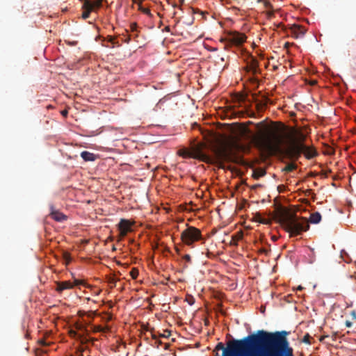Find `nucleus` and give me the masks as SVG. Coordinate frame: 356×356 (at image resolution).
Returning <instances> with one entry per match:
<instances>
[{
    "label": "nucleus",
    "mask_w": 356,
    "mask_h": 356,
    "mask_svg": "<svg viewBox=\"0 0 356 356\" xmlns=\"http://www.w3.org/2000/svg\"><path fill=\"white\" fill-rule=\"evenodd\" d=\"M61 114H62V115L66 117L67 115V114H68V112H67V110H63V111H61Z\"/></svg>",
    "instance_id": "obj_39"
},
{
    "label": "nucleus",
    "mask_w": 356,
    "mask_h": 356,
    "mask_svg": "<svg viewBox=\"0 0 356 356\" xmlns=\"http://www.w3.org/2000/svg\"><path fill=\"white\" fill-rule=\"evenodd\" d=\"M143 336H144V339L147 341L149 339V337L147 336H146V332H144L143 333Z\"/></svg>",
    "instance_id": "obj_41"
},
{
    "label": "nucleus",
    "mask_w": 356,
    "mask_h": 356,
    "mask_svg": "<svg viewBox=\"0 0 356 356\" xmlns=\"http://www.w3.org/2000/svg\"><path fill=\"white\" fill-rule=\"evenodd\" d=\"M134 2H136V0H133Z\"/></svg>",
    "instance_id": "obj_48"
},
{
    "label": "nucleus",
    "mask_w": 356,
    "mask_h": 356,
    "mask_svg": "<svg viewBox=\"0 0 356 356\" xmlns=\"http://www.w3.org/2000/svg\"><path fill=\"white\" fill-rule=\"evenodd\" d=\"M297 168V165L295 163H289L283 169L282 171L285 172H291Z\"/></svg>",
    "instance_id": "obj_17"
},
{
    "label": "nucleus",
    "mask_w": 356,
    "mask_h": 356,
    "mask_svg": "<svg viewBox=\"0 0 356 356\" xmlns=\"http://www.w3.org/2000/svg\"><path fill=\"white\" fill-rule=\"evenodd\" d=\"M40 343L44 345V346H46L47 343H45V341H44L43 340L40 341Z\"/></svg>",
    "instance_id": "obj_43"
},
{
    "label": "nucleus",
    "mask_w": 356,
    "mask_h": 356,
    "mask_svg": "<svg viewBox=\"0 0 356 356\" xmlns=\"http://www.w3.org/2000/svg\"><path fill=\"white\" fill-rule=\"evenodd\" d=\"M269 128H271V127L266 126L265 131L263 133H267L268 129H269ZM274 128H277V127H275ZM277 129L284 133V138H285L286 134H285L284 131L282 129H280L279 127H277ZM296 139L291 140V142L289 144H287L286 145V141L284 140V148H293L296 145H298L300 144V145H306L305 143V142L306 140V138H307L306 135L300 131H296Z\"/></svg>",
    "instance_id": "obj_6"
},
{
    "label": "nucleus",
    "mask_w": 356,
    "mask_h": 356,
    "mask_svg": "<svg viewBox=\"0 0 356 356\" xmlns=\"http://www.w3.org/2000/svg\"><path fill=\"white\" fill-rule=\"evenodd\" d=\"M139 9L145 14L146 15H150V10L148 9V8H142L141 6H140Z\"/></svg>",
    "instance_id": "obj_30"
},
{
    "label": "nucleus",
    "mask_w": 356,
    "mask_h": 356,
    "mask_svg": "<svg viewBox=\"0 0 356 356\" xmlns=\"http://www.w3.org/2000/svg\"><path fill=\"white\" fill-rule=\"evenodd\" d=\"M306 31L307 30L305 29V27L299 24H293L289 28L287 33L291 34V36L295 39H298L299 38L303 37L306 33Z\"/></svg>",
    "instance_id": "obj_8"
},
{
    "label": "nucleus",
    "mask_w": 356,
    "mask_h": 356,
    "mask_svg": "<svg viewBox=\"0 0 356 356\" xmlns=\"http://www.w3.org/2000/svg\"><path fill=\"white\" fill-rule=\"evenodd\" d=\"M132 224L129 220L126 219H121L118 224V229L120 230V235L121 237H124L131 230V227Z\"/></svg>",
    "instance_id": "obj_9"
},
{
    "label": "nucleus",
    "mask_w": 356,
    "mask_h": 356,
    "mask_svg": "<svg viewBox=\"0 0 356 356\" xmlns=\"http://www.w3.org/2000/svg\"><path fill=\"white\" fill-rule=\"evenodd\" d=\"M264 7L267 9H273V6L271 3L269 1H264Z\"/></svg>",
    "instance_id": "obj_28"
},
{
    "label": "nucleus",
    "mask_w": 356,
    "mask_h": 356,
    "mask_svg": "<svg viewBox=\"0 0 356 356\" xmlns=\"http://www.w3.org/2000/svg\"><path fill=\"white\" fill-rule=\"evenodd\" d=\"M321 220V215L318 212L313 213L310 215L309 221L311 223H318Z\"/></svg>",
    "instance_id": "obj_15"
},
{
    "label": "nucleus",
    "mask_w": 356,
    "mask_h": 356,
    "mask_svg": "<svg viewBox=\"0 0 356 356\" xmlns=\"http://www.w3.org/2000/svg\"><path fill=\"white\" fill-rule=\"evenodd\" d=\"M145 330H146L147 332H150V335H151V337L153 339H155L156 341V343H158V344H161V341H158L157 340V338H158V336L156 333H154V328H151V329H147V328H145Z\"/></svg>",
    "instance_id": "obj_18"
},
{
    "label": "nucleus",
    "mask_w": 356,
    "mask_h": 356,
    "mask_svg": "<svg viewBox=\"0 0 356 356\" xmlns=\"http://www.w3.org/2000/svg\"><path fill=\"white\" fill-rule=\"evenodd\" d=\"M298 290H302V287L301 286H299L298 288Z\"/></svg>",
    "instance_id": "obj_45"
},
{
    "label": "nucleus",
    "mask_w": 356,
    "mask_h": 356,
    "mask_svg": "<svg viewBox=\"0 0 356 356\" xmlns=\"http://www.w3.org/2000/svg\"><path fill=\"white\" fill-rule=\"evenodd\" d=\"M83 284V281L74 279V284L70 281L56 282V291L59 293L66 289H72L74 286Z\"/></svg>",
    "instance_id": "obj_7"
},
{
    "label": "nucleus",
    "mask_w": 356,
    "mask_h": 356,
    "mask_svg": "<svg viewBox=\"0 0 356 356\" xmlns=\"http://www.w3.org/2000/svg\"><path fill=\"white\" fill-rule=\"evenodd\" d=\"M138 270L135 268H132L131 270L130 271V275L134 280L138 277Z\"/></svg>",
    "instance_id": "obj_21"
},
{
    "label": "nucleus",
    "mask_w": 356,
    "mask_h": 356,
    "mask_svg": "<svg viewBox=\"0 0 356 356\" xmlns=\"http://www.w3.org/2000/svg\"><path fill=\"white\" fill-rule=\"evenodd\" d=\"M63 258L65 259V260L66 261V264H67L71 261V257L68 252H65L63 253Z\"/></svg>",
    "instance_id": "obj_25"
},
{
    "label": "nucleus",
    "mask_w": 356,
    "mask_h": 356,
    "mask_svg": "<svg viewBox=\"0 0 356 356\" xmlns=\"http://www.w3.org/2000/svg\"><path fill=\"white\" fill-rule=\"evenodd\" d=\"M90 3L92 6V11L95 10V8H100L102 6V3L99 1H91Z\"/></svg>",
    "instance_id": "obj_20"
},
{
    "label": "nucleus",
    "mask_w": 356,
    "mask_h": 356,
    "mask_svg": "<svg viewBox=\"0 0 356 356\" xmlns=\"http://www.w3.org/2000/svg\"><path fill=\"white\" fill-rule=\"evenodd\" d=\"M202 238V232L200 229L193 227L187 225L181 233V240L186 245L193 247V243Z\"/></svg>",
    "instance_id": "obj_5"
},
{
    "label": "nucleus",
    "mask_w": 356,
    "mask_h": 356,
    "mask_svg": "<svg viewBox=\"0 0 356 356\" xmlns=\"http://www.w3.org/2000/svg\"><path fill=\"white\" fill-rule=\"evenodd\" d=\"M266 15H267L268 18H271L274 16V13L273 10H268L266 12Z\"/></svg>",
    "instance_id": "obj_34"
},
{
    "label": "nucleus",
    "mask_w": 356,
    "mask_h": 356,
    "mask_svg": "<svg viewBox=\"0 0 356 356\" xmlns=\"http://www.w3.org/2000/svg\"><path fill=\"white\" fill-rule=\"evenodd\" d=\"M107 41L111 42L112 44V47H114L115 46L119 47L120 46V44L118 41H116L115 38L113 36L108 35L107 36Z\"/></svg>",
    "instance_id": "obj_19"
},
{
    "label": "nucleus",
    "mask_w": 356,
    "mask_h": 356,
    "mask_svg": "<svg viewBox=\"0 0 356 356\" xmlns=\"http://www.w3.org/2000/svg\"><path fill=\"white\" fill-rule=\"evenodd\" d=\"M180 155L186 157L189 156V153L186 150H183V152L180 153Z\"/></svg>",
    "instance_id": "obj_37"
},
{
    "label": "nucleus",
    "mask_w": 356,
    "mask_h": 356,
    "mask_svg": "<svg viewBox=\"0 0 356 356\" xmlns=\"http://www.w3.org/2000/svg\"><path fill=\"white\" fill-rule=\"evenodd\" d=\"M91 328L94 332H101L103 330L101 325H92Z\"/></svg>",
    "instance_id": "obj_24"
},
{
    "label": "nucleus",
    "mask_w": 356,
    "mask_h": 356,
    "mask_svg": "<svg viewBox=\"0 0 356 356\" xmlns=\"http://www.w3.org/2000/svg\"><path fill=\"white\" fill-rule=\"evenodd\" d=\"M130 30L132 32H135L137 31V24L136 23H131L130 24Z\"/></svg>",
    "instance_id": "obj_29"
},
{
    "label": "nucleus",
    "mask_w": 356,
    "mask_h": 356,
    "mask_svg": "<svg viewBox=\"0 0 356 356\" xmlns=\"http://www.w3.org/2000/svg\"><path fill=\"white\" fill-rule=\"evenodd\" d=\"M316 81H314L312 82V84L314 85V84H316Z\"/></svg>",
    "instance_id": "obj_46"
},
{
    "label": "nucleus",
    "mask_w": 356,
    "mask_h": 356,
    "mask_svg": "<svg viewBox=\"0 0 356 356\" xmlns=\"http://www.w3.org/2000/svg\"><path fill=\"white\" fill-rule=\"evenodd\" d=\"M345 324L347 327H350L352 326V323L350 321H346Z\"/></svg>",
    "instance_id": "obj_38"
},
{
    "label": "nucleus",
    "mask_w": 356,
    "mask_h": 356,
    "mask_svg": "<svg viewBox=\"0 0 356 356\" xmlns=\"http://www.w3.org/2000/svg\"><path fill=\"white\" fill-rule=\"evenodd\" d=\"M352 315H353V316L355 318H356V314H355V312H352Z\"/></svg>",
    "instance_id": "obj_42"
},
{
    "label": "nucleus",
    "mask_w": 356,
    "mask_h": 356,
    "mask_svg": "<svg viewBox=\"0 0 356 356\" xmlns=\"http://www.w3.org/2000/svg\"><path fill=\"white\" fill-rule=\"evenodd\" d=\"M82 8L85 10L82 13V18L86 19L89 17L90 13L92 11V6L90 0H85Z\"/></svg>",
    "instance_id": "obj_11"
},
{
    "label": "nucleus",
    "mask_w": 356,
    "mask_h": 356,
    "mask_svg": "<svg viewBox=\"0 0 356 356\" xmlns=\"http://www.w3.org/2000/svg\"><path fill=\"white\" fill-rule=\"evenodd\" d=\"M256 106H257V109L258 111H261V110H262L265 107L266 104L265 103H262V102H259V103H257Z\"/></svg>",
    "instance_id": "obj_27"
},
{
    "label": "nucleus",
    "mask_w": 356,
    "mask_h": 356,
    "mask_svg": "<svg viewBox=\"0 0 356 356\" xmlns=\"http://www.w3.org/2000/svg\"><path fill=\"white\" fill-rule=\"evenodd\" d=\"M246 35L238 31H227L224 38L220 39V42L225 43V49H228L232 46L239 47L246 41Z\"/></svg>",
    "instance_id": "obj_4"
},
{
    "label": "nucleus",
    "mask_w": 356,
    "mask_h": 356,
    "mask_svg": "<svg viewBox=\"0 0 356 356\" xmlns=\"http://www.w3.org/2000/svg\"><path fill=\"white\" fill-rule=\"evenodd\" d=\"M51 211L50 216L54 220L61 222L66 219V216L64 214L58 211H54L53 206H51Z\"/></svg>",
    "instance_id": "obj_13"
},
{
    "label": "nucleus",
    "mask_w": 356,
    "mask_h": 356,
    "mask_svg": "<svg viewBox=\"0 0 356 356\" xmlns=\"http://www.w3.org/2000/svg\"><path fill=\"white\" fill-rule=\"evenodd\" d=\"M86 314H87V312H85V311H79L78 312L79 316H81V317L86 316Z\"/></svg>",
    "instance_id": "obj_36"
},
{
    "label": "nucleus",
    "mask_w": 356,
    "mask_h": 356,
    "mask_svg": "<svg viewBox=\"0 0 356 356\" xmlns=\"http://www.w3.org/2000/svg\"><path fill=\"white\" fill-rule=\"evenodd\" d=\"M122 41L125 43H129L130 42V40H131V38H130V35L127 36V37H124V38L122 39Z\"/></svg>",
    "instance_id": "obj_35"
},
{
    "label": "nucleus",
    "mask_w": 356,
    "mask_h": 356,
    "mask_svg": "<svg viewBox=\"0 0 356 356\" xmlns=\"http://www.w3.org/2000/svg\"><path fill=\"white\" fill-rule=\"evenodd\" d=\"M256 145L270 155L284 154L292 160H298L303 154L312 159L318 155L316 150L307 145H298L293 148H284V134L277 128H269L267 133H260L255 138Z\"/></svg>",
    "instance_id": "obj_1"
},
{
    "label": "nucleus",
    "mask_w": 356,
    "mask_h": 356,
    "mask_svg": "<svg viewBox=\"0 0 356 356\" xmlns=\"http://www.w3.org/2000/svg\"><path fill=\"white\" fill-rule=\"evenodd\" d=\"M103 321L105 322H108L112 320V315L111 314H106V317L102 318Z\"/></svg>",
    "instance_id": "obj_31"
},
{
    "label": "nucleus",
    "mask_w": 356,
    "mask_h": 356,
    "mask_svg": "<svg viewBox=\"0 0 356 356\" xmlns=\"http://www.w3.org/2000/svg\"><path fill=\"white\" fill-rule=\"evenodd\" d=\"M183 259L187 261V262H191V256L189 254H185L184 257H183Z\"/></svg>",
    "instance_id": "obj_33"
},
{
    "label": "nucleus",
    "mask_w": 356,
    "mask_h": 356,
    "mask_svg": "<svg viewBox=\"0 0 356 356\" xmlns=\"http://www.w3.org/2000/svg\"><path fill=\"white\" fill-rule=\"evenodd\" d=\"M310 339H311L310 335H309V334H306L303 337V338H302V342H303V343H308V344H309V343H311V342H310Z\"/></svg>",
    "instance_id": "obj_23"
},
{
    "label": "nucleus",
    "mask_w": 356,
    "mask_h": 356,
    "mask_svg": "<svg viewBox=\"0 0 356 356\" xmlns=\"http://www.w3.org/2000/svg\"><path fill=\"white\" fill-rule=\"evenodd\" d=\"M81 156L85 161H94L97 159V156L95 154L87 151L82 152Z\"/></svg>",
    "instance_id": "obj_14"
},
{
    "label": "nucleus",
    "mask_w": 356,
    "mask_h": 356,
    "mask_svg": "<svg viewBox=\"0 0 356 356\" xmlns=\"http://www.w3.org/2000/svg\"><path fill=\"white\" fill-rule=\"evenodd\" d=\"M195 158L200 159L202 161L207 162V163H212L213 162V158H211L210 156L205 154L201 148V146L198 145L194 149V156Z\"/></svg>",
    "instance_id": "obj_10"
},
{
    "label": "nucleus",
    "mask_w": 356,
    "mask_h": 356,
    "mask_svg": "<svg viewBox=\"0 0 356 356\" xmlns=\"http://www.w3.org/2000/svg\"><path fill=\"white\" fill-rule=\"evenodd\" d=\"M272 239H273V240H274V241H275V240H276V237H275V236H273V237H272Z\"/></svg>",
    "instance_id": "obj_47"
},
{
    "label": "nucleus",
    "mask_w": 356,
    "mask_h": 356,
    "mask_svg": "<svg viewBox=\"0 0 356 356\" xmlns=\"http://www.w3.org/2000/svg\"><path fill=\"white\" fill-rule=\"evenodd\" d=\"M163 31L169 32L170 31V26H167L164 28Z\"/></svg>",
    "instance_id": "obj_40"
},
{
    "label": "nucleus",
    "mask_w": 356,
    "mask_h": 356,
    "mask_svg": "<svg viewBox=\"0 0 356 356\" xmlns=\"http://www.w3.org/2000/svg\"><path fill=\"white\" fill-rule=\"evenodd\" d=\"M102 330H103L101 332H104V333L108 332L111 331V327L108 325H106L105 327H102Z\"/></svg>",
    "instance_id": "obj_32"
},
{
    "label": "nucleus",
    "mask_w": 356,
    "mask_h": 356,
    "mask_svg": "<svg viewBox=\"0 0 356 356\" xmlns=\"http://www.w3.org/2000/svg\"><path fill=\"white\" fill-rule=\"evenodd\" d=\"M244 149L243 145L238 141L233 140L226 145H220L213 149V152L216 159L219 162H227L234 163H242V158L238 154Z\"/></svg>",
    "instance_id": "obj_3"
},
{
    "label": "nucleus",
    "mask_w": 356,
    "mask_h": 356,
    "mask_svg": "<svg viewBox=\"0 0 356 356\" xmlns=\"http://www.w3.org/2000/svg\"><path fill=\"white\" fill-rule=\"evenodd\" d=\"M275 218L289 233L291 237L300 235L309 228L306 218L297 216L295 212L281 205L275 209Z\"/></svg>",
    "instance_id": "obj_2"
},
{
    "label": "nucleus",
    "mask_w": 356,
    "mask_h": 356,
    "mask_svg": "<svg viewBox=\"0 0 356 356\" xmlns=\"http://www.w3.org/2000/svg\"><path fill=\"white\" fill-rule=\"evenodd\" d=\"M259 63L254 58H251L250 60L248 63V70L255 74L258 72Z\"/></svg>",
    "instance_id": "obj_12"
},
{
    "label": "nucleus",
    "mask_w": 356,
    "mask_h": 356,
    "mask_svg": "<svg viewBox=\"0 0 356 356\" xmlns=\"http://www.w3.org/2000/svg\"><path fill=\"white\" fill-rule=\"evenodd\" d=\"M289 42H286V43H285V45H284V46H285V47H289Z\"/></svg>",
    "instance_id": "obj_44"
},
{
    "label": "nucleus",
    "mask_w": 356,
    "mask_h": 356,
    "mask_svg": "<svg viewBox=\"0 0 356 356\" xmlns=\"http://www.w3.org/2000/svg\"><path fill=\"white\" fill-rule=\"evenodd\" d=\"M97 315L96 312L88 311L87 312L86 316L89 318H93L95 316Z\"/></svg>",
    "instance_id": "obj_26"
},
{
    "label": "nucleus",
    "mask_w": 356,
    "mask_h": 356,
    "mask_svg": "<svg viewBox=\"0 0 356 356\" xmlns=\"http://www.w3.org/2000/svg\"><path fill=\"white\" fill-rule=\"evenodd\" d=\"M266 175V171L264 169H256L253 172V177L256 179Z\"/></svg>",
    "instance_id": "obj_16"
},
{
    "label": "nucleus",
    "mask_w": 356,
    "mask_h": 356,
    "mask_svg": "<svg viewBox=\"0 0 356 356\" xmlns=\"http://www.w3.org/2000/svg\"><path fill=\"white\" fill-rule=\"evenodd\" d=\"M157 336L163 338H168L170 336V331L166 330L164 331V333H159Z\"/></svg>",
    "instance_id": "obj_22"
}]
</instances>
